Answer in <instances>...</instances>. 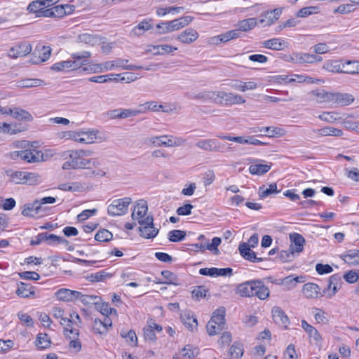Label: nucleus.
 <instances>
[{"mask_svg": "<svg viewBox=\"0 0 359 359\" xmlns=\"http://www.w3.org/2000/svg\"><path fill=\"white\" fill-rule=\"evenodd\" d=\"M69 156L74 163V166L78 169H90L93 167H97L100 165L96 158L86 159L85 156H88L92 154L89 150H71L69 151Z\"/></svg>", "mask_w": 359, "mask_h": 359, "instance_id": "1", "label": "nucleus"}, {"mask_svg": "<svg viewBox=\"0 0 359 359\" xmlns=\"http://www.w3.org/2000/svg\"><path fill=\"white\" fill-rule=\"evenodd\" d=\"M196 146L208 152L225 153L231 151V144L222 143L217 139H201L196 142Z\"/></svg>", "mask_w": 359, "mask_h": 359, "instance_id": "2", "label": "nucleus"}, {"mask_svg": "<svg viewBox=\"0 0 359 359\" xmlns=\"http://www.w3.org/2000/svg\"><path fill=\"white\" fill-rule=\"evenodd\" d=\"M131 202L132 199L130 197L115 199L109 204L107 212L112 217L123 215L128 212V205Z\"/></svg>", "mask_w": 359, "mask_h": 359, "instance_id": "3", "label": "nucleus"}, {"mask_svg": "<svg viewBox=\"0 0 359 359\" xmlns=\"http://www.w3.org/2000/svg\"><path fill=\"white\" fill-rule=\"evenodd\" d=\"M154 219L151 216H147L144 220H139L141 226L139 228L140 235L145 238H153L156 236L158 229L154 226Z\"/></svg>", "mask_w": 359, "mask_h": 359, "instance_id": "4", "label": "nucleus"}, {"mask_svg": "<svg viewBox=\"0 0 359 359\" xmlns=\"http://www.w3.org/2000/svg\"><path fill=\"white\" fill-rule=\"evenodd\" d=\"M32 48L31 44L25 41H20L13 46L8 52V57L16 59L20 57L27 56L32 52Z\"/></svg>", "mask_w": 359, "mask_h": 359, "instance_id": "5", "label": "nucleus"}, {"mask_svg": "<svg viewBox=\"0 0 359 359\" xmlns=\"http://www.w3.org/2000/svg\"><path fill=\"white\" fill-rule=\"evenodd\" d=\"M128 62V60L118 58L116 60L112 61H107L103 63V67L104 72L108 70H112L115 68H122L123 69L126 70H137L139 69L143 68L141 66L134 65H127L126 64Z\"/></svg>", "mask_w": 359, "mask_h": 359, "instance_id": "6", "label": "nucleus"}, {"mask_svg": "<svg viewBox=\"0 0 359 359\" xmlns=\"http://www.w3.org/2000/svg\"><path fill=\"white\" fill-rule=\"evenodd\" d=\"M36 151L35 149L14 151L11 153V157L13 159L20 158L27 163H37L39 157L36 155Z\"/></svg>", "mask_w": 359, "mask_h": 359, "instance_id": "7", "label": "nucleus"}, {"mask_svg": "<svg viewBox=\"0 0 359 359\" xmlns=\"http://www.w3.org/2000/svg\"><path fill=\"white\" fill-rule=\"evenodd\" d=\"M199 273L203 276H208L210 277L218 276H231L233 274L231 268H202L199 270Z\"/></svg>", "mask_w": 359, "mask_h": 359, "instance_id": "8", "label": "nucleus"}, {"mask_svg": "<svg viewBox=\"0 0 359 359\" xmlns=\"http://www.w3.org/2000/svg\"><path fill=\"white\" fill-rule=\"evenodd\" d=\"M238 250L241 255L245 259L251 262H260L267 259L265 257H257L256 253L253 250H252L251 248H248V245H245V243H240L238 246Z\"/></svg>", "mask_w": 359, "mask_h": 359, "instance_id": "9", "label": "nucleus"}, {"mask_svg": "<svg viewBox=\"0 0 359 359\" xmlns=\"http://www.w3.org/2000/svg\"><path fill=\"white\" fill-rule=\"evenodd\" d=\"M256 285V280H251L238 285L236 292L243 297H253V291Z\"/></svg>", "mask_w": 359, "mask_h": 359, "instance_id": "10", "label": "nucleus"}, {"mask_svg": "<svg viewBox=\"0 0 359 359\" xmlns=\"http://www.w3.org/2000/svg\"><path fill=\"white\" fill-rule=\"evenodd\" d=\"M79 291L72 290L67 288H61L55 292V295L60 301L74 302L78 299Z\"/></svg>", "mask_w": 359, "mask_h": 359, "instance_id": "11", "label": "nucleus"}, {"mask_svg": "<svg viewBox=\"0 0 359 359\" xmlns=\"http://www.w3.org/2000/svg\"><path fill=\"white\" fill-rule=\"evenodd\" d=\"M56 1L55 0H36L32 1L27 6V11L30 13H35L38 17L43 7H48Z\"/></svg>", "mask_w": 359, "mask_h": 359, "instance_id": "12", "label": "nucleus"}, {"mask_svg": "<svg viewBox=\"0 0 359 359\" xmlns=\"http://www.w3.org/2000/svg\"><path fill=\"white\" fill-rule=\"evenodd\" d=\"M220 95V99L222 100V104L233 105L238 104H243L245 102V100L241 95L238 94L222 91Z\"/></svg>", "mask_w": 359, "mask_h": 359, "instance_id": "13", "label": "nucleus"}, {"mask_svg": "<svg viewBox=\"0 0 359 359\" xmlns=\"http://www.w3.org/2000/svg\"><path fill=\"white\" fill-rule=\"evenodd\" d=\"M291 244L290 248L294 253H299L304 250V245L305 244V238L298 233H292L290 235Z\"/></svg>", "mask_w": 359, "mask_h": 359, "instance_id": "14", "label": "nucleus"}, {"mask_svg": "<svg viewBox=\"0 0 359 359\" xmlns=\"http://www.w3.org/2000/svg\"><path fill=\"white\" fill-rule=\"evenodd\" d=\"M271 313L273 320L276 324L282 325L285 328L287 327L289 319L282 309L278 306H274L271 309Z\"/></svg>", "mask_w": 359, "mask_h": 359, "instance_id": "15", "label": "nucleus"}, {"mask_svg": "<svg viewBox=\"0 0 359 359\" xmlns=\"http://www.w3.org/2000/svg\"><path fill=\"white\" fill-rule=\"evenodd\" d=\"M148 210L147 203L144 200H140L137 202L134 210L132 213V218L137 220H144L145 216Z\"/></svg>", "mask_w": 359, "mask_h": 359, "instance_id": "16", "label": "nucleus"}, {"mask_svg": "<svg viewBox=\"0 0 359 359\" xmlns=\"http://www.w3.org/2000/svg\"><path fill=\"white\" fill-rule=\"evenodd\" d=\"M354 101L351 94L346 93H333L332 102L341 106H347Z\"/></svg>", "mask_w": 359, "mask_h": 359, "instance_id": "17", "label": "nucleus"}, {"mask_svg": "<svg viewBox=\"0 0 359 359\" xmlns=\"http://www.w3.org/2000/svg\"><path fill=\"white\" fill-rule=\"evenodd\" d=\"M341 283V276L339 273L331 276L327 287L328 297H332L339 290Z\"/></svg>", "mask_w": 359, "mask_h": 359, "instance_id": "18", "label": "nucleus"}, {"mask_svg": "<svg viewBox=\"0 0 359 359\" xmlns=\"http://www.w3.org/2000/svg\"><path fill=\"white\" fill-rule=\"evenodd\" d=\"M198 33L193 28H188L177 36V39L183 43H191L198 38Z\"/></svg>", "mask_w": 359, "mask_h": 359, "instance_id": "19", "label": "nucleus"}, {"mask_svg": "<svg viewBox=\"0 0 359 359\" xmlns=\"http://www.w3.org/2000/svg\"><path fill=\"white\" fill-rule=\"evenodd\" d=\"M11 116L18 121L26 122L32 121L34 119L32 115L28 111L17 107H12Z\"/></svg>", "mask_w": 359, "mask_h": 359, "instance_id": "20", "label": "nucleus"}, {"mask_svg": "<svg viewBox=\"0 0 359 359\" xmlns=\"http://www.w3.org/2000/svg\"><path fill=\"white\" fill-rule=\"evenodd\" d=\"M270 294V290L262 280H256V285L253 291V296H256L261 300L266 299Z\"/></svg>", "mask_w": 359, "mask_h": 359, "instance_id": "21", "label": "nucleus"}, {"mask_svg": "<svg viewBox=\"0 0 359 359\" xmlns=\"http://www.w3.org/2000/svg\"><path fill=\"white\" fill-rule=\"evenodd\" d=\"M262 47L274 50H283L284 48L287 46V43L279 38H273L269 40L264 41L262 43Z\"/></svg>", "mask_w": 359, "mask_h": 359, "instance_id": "22", "label": "nucleus"}, {"mask_svg": "<svg viewBox=\"0 0 359 359\" xmlns=\"http://www.w3.org/2000/svg\"><path fill=\"white\" fill-rule=\"evenodd\" d=\"M15 293L20 297L28 298L31 296H34L35 291L34 287L30 284L20 282L18 284V289Z\"/></svg>", "mask_w": 359, "mask_h": 359, "instance_id": "23", "label": "nucleus"}, {"mask_svg": "<svg viewBox=\"0 0 359 359\" xmlns=\"http://www.w3.org/2000/svg\"><path fill=\"white\" fill-rule=\"evenodd\" d=\"M225 309L224 307L217 309L210 318L211 322L218 325L219 330H224L225 325Z\"/></svg>", "mask_w": 359, "mask_h": 359, "instance_id": "24", "label": "nucleus"}, {"mask_svg": "<svg viewBox=\"0 0 359 359\" xmlns=\"http://www.w3.org/2000/svg\"><path fill=\"white\" fill-rule=\"evenodd\" d=\"M341 258L348 264L359 265V250H348L341 255Z\"/></svg>", "mask_w": 359, "mask_h": 359, "instance_id": "25", "label": "nucleus"}, {"mask_svg": "<svg viewBox=\"0 0 359 359\" xmlns=\"http://www.w3.org/2000/svg\"><path fill=\"white\" fill-rule=\"evenodd\" d=\"M342 74H359V61L358 60H346L342 61Z\"/></svg>", "mask_w": 359, "mask_h": 359, "instance_id": "26", "label": "nucleus"}, {"mask_svg": "<svg viewBox=\"0 0 359 359\" xmlns=\"http://www.w3.org/2000/svg\"><path fill=\"white\" fill-rule=\"evenodd\" d=\"M43 208L40 206V203L36 201V200L32 203L25 204L24 206V210L22 212V214L24 216L27 217H34L36 215L41 213Z\"/></svg>", "mask_w": 359, "mask_h": 359, "instance_id": "27", "label": "nucleus"}, {"mask_svg": "<svg viewBox=\"0 0 359 359\" xmlns=\"http://www.w3.org/2000/svg\"><path fill=\"white\" fill-rule=\"evenodd\" d=\"M303 293L307 298H318L320 294L319 286L313 283H307L303 286Z\"/></svg>", "mask_w": 359, "mask_h": 359, "instance_id": "28", "label": "nucleus"}, {"mask_svg": "<svg viewBox=\"0 0 359 359\" xmlns=\"http://www.w3.org/2000/svg\"><path fill=\"white\" fill-rule=\"evenodd\" d=\"M156 33L159 34L169 33L179 30L175 20L161 22L156 25Z\"/></svg>", "mask_w": 359, "mask_h": 359, "instance_id": "29", "label": "nucleus"}, {"mask_svg": "<svg viewBox=\"0 0 359 359\" xmlns=\"http://www.w3.org/2000/svg\"><path fill=\"white\" fill-rule=\"evenodd\" d=\"M181 320L184 326L191 331H194L197 329L198 321L194 315L190 313H184L181 316Z\"/></svg>", "mask_w": 359, "mask_h": 359, "instance_id": "30", "label": "nucleus"}, {"mask_svg": "<svg viewBox=\"0 0 359 359\" xmlns=\"http://www.w3.org/2000/svg\"><path fill=\"white\" fill-rule=\"evenodd\" d=\"M282 13V8H275L266 13L264 19L260 20V23H264V25H270L277 20Z\"/></svg>", "mask_w": 359, "mask_h": 359, "instance_id": "31", "label": "nucleus"}, {"mask_svg": "<svg viewBox=\"0 0 359 359\" xmlns=\"http://www.w3.org/2000/svg\"><path fill=\"white\" fill-rule=\"evenodd\" d=\"M152 28L151 20L144 19L137 25L135 26L133 29V32L136 36H141L145 32Z\"/></svg>", "mask_w": 359, "mask_h": 359, "instance_id": "32", "label": "nucleus"}, {"mask_svg": "<svg viewBox=\"0 0 359 359\" xmlns=\"http://www.w3.org/2000/svg\"><path fill=\"white\" fill-rule=\"evenodd\" d=\"M301 326L308 334L309 337L313 338L316 341H320L322 339L318 331L314 327L309 324L305 320H302Z\"/></svg>", "mask_w": 359, "mask_h": 359, "instance_id": "33", "label": "nucleus"}, {"mask_svg": "<svg viewBox=\"0 0 359 359\" xmlns=\"http://www.w3.org/2000/svg\"><path fill=\"white\" fill-rule=\"evenodd\" d=\"M342 60H327L323 65V69L332 73H341Z\"/></svg>", "mask_w": 359, "mask_h": 359, "instance_id": "34", "label": "nucleus"}, {"mask_svg": "<svg viewBox=\"0 0 359 359\" xmlns=\"http://www.w3.org/2000/svg\"><path fill=\"white\" fill-rule=\"evenodd\" d=\"M35 344L38 349L43 350L50 346L51 341L47 334L39 333L36 336Z\"/></svg>", "mask_w": 359, "mask_h": 359, "instance_id": "35", "label": "nucleus"}, {"mask_svg": "<svg viewBox=\"0 0 359 359\" xmlns=\"http://www.w3.org/2000/svg\"><path fill=\"white\" fill-rule=\"evenodd\" d=\"M94 304L95 306V309L99 311L102 315L104 316H109V315H117V311L115 309L111 308L109 306L108 303L106 302H101V301H97L96 302H94Z\"/></svg>", "mask_w": 359, "mask_h": 359, "instance_id": "36", "label": "nucleus"}, {"mask_svg": "<svg viewBox=\"0 0 359 359\" xmlns=\"http://www.w3.org/2000/svg\"><path fill=\"white\" fill-rule=\"evenodd\" d=\"M280 191L277 189V185L276 183H271L269 187L265 185H262L259 188L258 194L260 198H264L272 194H278Z\"/></svg>", "mask_w": 359, "mask_h": 359, "instance_id": "37", "label": "nucleus"}, {"mask_svg": "<svg viewBox=\"0 0 359 359\" xmlns=\"http://www.w3.org/2000/svg\"><path fill=\"white\" fill-rule=\"evenodd\" d=\"M39 53V59L37 61H34V63H38L39 62H45L46 61L51 54V48L50 46H37L34 50V54H36V52Z\"/></svg>", "mask_w": 359, "mask_h": 359, "instance_id": "38", "label": "nucleus"}, {"mask_svg": "<svg viewBox=\"0 0 359 359\" xmlns=\"http://www.w3.org/2000/svg\"><path fill=\"white\" fill-rule=\"evenodd\" d=\"M257 25L256 18H248L238 22V29L241 32H247L253 29Z\"/></svg>", "mask_w": 359, "mask_h": 359, "instance_id": "39", "label": "nucleus"}, {"mask_svg": "<svg viewBox=\"0 0 359 359\" xmlns=\"http://www.w3.org/2000/svg\"><path fill=\"white\" fill-rule=\"evenodd\" d=\"M271 168V164H254L249 168L252 175H262L266 173Z\"/></svg>", "mask_w": 359, "mask_h": 359, "instance_id": "40", "label": "nucleus"}, {"mask_svg": "<svg viewBox=\"0 0 359 359\" xmlns=\"http://www.w3.org/2000/svg\"><path fill=\"white\" fill-rule=\"evenodd\" d=\"M150 142L157 147H171L170 144L172 142V136L162 135L158 137H154L150 139Z\"/></svg>", "mask_w": 359, "mask_h": 359, "instance_id": "41", "label": "nucleus"}, {"mask_svg": "<svg viewBox=\"0 0 359 359\" xmlns=\"http://www.w3.org/2000/svg\"><path fill=\"white\" fill-rule=\"evenodd\" d=\"M6 175L10 181L15 184H24L25 171L6 170Z\"/></svg>", "mask_w": 359, "mask_h": 359, "instance_id": "42", "label": "nucleus"}, {"mask_svg": "<svg viewBox=\"0 0 359 359\" xmlns=\"http://www.w3.org/2000/svg\"><path fill=\"white\" fill-rule=\"evenodd\" d=\"M316 58V55H311L309 53H297L294 57H292V60L296 62L302 64V63H313L315 62Z\"/></svg>", "mask_w": 359, "mask_h": 359, "instance_id": "43", "label": "nucleus"}, {"mask_svg": "<svg viewBox=\"0 0 359 359\" xmlns=\"http://www.w3.org/2000/svg\"><path fill=\"white\" fill-rule=\"evenodd\" d=\"M311 94H313L314 96L319 98V100H318L319 102H332V97H333L332 92H327V91H325V90H312Z\"/></svg>", "mask_w": 359, "mask_h": 359, "instance_id": "44", "label": "nucleus"}, {"mask_svg": "<svg viewBox=\"0 0 359 359\" xmlns=\"http://www.w3.org/2000/svg\"><path fill=\"white\" fill-rule=\"evenodd\" d=\"M229 354L231 359H240L243 354V348L242 344L235 342L229 348Z\"/></svg>", "mask_w": 359, "mask_h": 359, "instance_id": "45", "label": "nucleus"}, {"mask_svg": "<svg viewBox=\"0 0 359 359\" xmlns=\"http://www.w3.org/2000/svg\"><path fill=\"white\" fill-rule=\"evenodd\" d=\"M186 237V231L182 230H172L168 233V238L170 242L177 243L183 241Z\"/></svg>", "mask_w": 359, "mask_h": 359, "instance_id": "46", "label": "nucleus"}, {"mask_svg": "<svg viewBox=\"0 0 359 359\" xmlns=\"http://www.w3.org/2000/svg\"><path fill=\"white\" fill-rule=\"evenodd\" d=\"M139 109L141 111V113H144L147 110H151L153 111H157L160 110L164 111L163 105H158L157 103L154 101L147 102L144 104H140L139 106Z\"/></svg>", "mask_w": 359, "mask_h": 359, "instance_id": "47", "label": "nucleus"}, {"mask_svg": "<svg viewBox=\"0 0 359 359\" xmlns=\"http://www.w3.org/2000/svg\"><path fill=\"white\" fill-rule=\"evenodd\" d=\"M113 238V234L107 229L99 230L95 236V240L98 242H108Z\"/></svg>", "mask_w": 359, "mask_h": 359, "instance_id": "48", "label": "nucleus"}, {"mask_svg": "<svg viewBox=\"0 0 359 359\" xmlns=\"http://www.w3.org/2000/svg\"><path fill=\"white\" fill-rule=\"evenodd\" d=\"M112 275L108 273L106 270H102L95 273H91L88 279L91 282H100L104 280L106 278H110Z\"/></svg>", "mask_w": 359, "mask_h": 359, "instance_id": "49", "label": "nucleus"}, {"mask_svg": "<svg viewBox=\"0 0 359 359\" xmlns=\"http://www.w3.org/2000/svg\"><path fill=\"white\" fill-rule=\"evenodd\" d=\"M184 11V7L179 6H170V7H166V8H158L156 10V14L158 16H164L168 13H179L181 11Z\"/></svg>", "mask_w": 359, "mask_h": 359, "instance_id": "50", "label": "nucleus"}, {"mask_svg": "<svg viewBox=\"0 0 359 359\" xmlns=\"http://www.w3.org/2000/svg\"><path fill=\"white\" fill-rule=\"evenodd\" d=\"M43 81L40 79H23L18 81V86L21 88H31L34 86H39Z\"/></svg>", "mask_w": 359, "mask_h": 359, "instance_id": "51", "label": "nucleus"}, {"mask_svg": "<svg viewBox=\"0 0 359 359\" xmlns=\"http://www.w3.org/2000/svg\"><path fill=\"white\" fill-rule=\"evenodd\" d=\"M318 12V8L317 6H309L304 7L299 10L296 14L297 17L306 18Z\"/></svg>", "mask_w": 359, "mask_h": 359, "instance_id": "52", "label": "nucleus"}, {"mask_svg": "<svg viewBox=\"0 0 359 359\" xmlns=\"http://www.w3.org/2000/svg\"><path fill=\"white\" fill-rule=\"evenodd\" d=\"M222 91H205L206 101H211L216 104H222V100L220 99Z\"/></svg>", "mask_w": 359, "mask_h": 359, "instance_id": "53", "label": "nucleus"}, {"mask_svg": "<svg viewBox=\"0 0 359 359\" xmlns=\"http://www.w3.org/2000/svg\"><path fill=\"white\" fill-rule=\"evenodd\" d=\"M78 299H79L84 305H89L91 304H94V302H96V299L101 301V298L98 296L95 295H87L83 294L81 292H79Z\"/></svg>", "mask_w": 359, "mask_h": 359, "instance_id": "54", "label": "nucleus"}, {"mask_svg": "<svg viewBox=\"0 0 359 359\" xmlns=\"http://www.w3.org/2000/svg\"><path fill=\"white\" fill-rule=\"evenodd\" d=\"M55 154L56 152L53 149H46L43 152L40 150L36 151V155L39 157L38 162L46 161Z\"/></svg>", "mask_w": 359, "mask_h": 359, "instance_id": "55", "label": "nucleus"}, {"mask_svg": "<svg viewBox=\"0 0 359 359\" xmlns=\"http://www.w3.org/2000/svg\"><path fill=\"white\" fill-rule=\"evenodd\" d=\"M217 137L221 140L236 142L240 144H248V137L245 138L242 136L233 137L227 135H217Z\"/></svg>", "mask_w": 359, "mask_h": 359, "instance_id": "56", "label": "nucleus"}, {"mask_svg": "<svg viewBox=\"0 0 359 359\" xmlns=\"http://www.w3.org/2000/svg\"><path fill=\"white\" fill-rule=\"evenodd\" d=\"M182 356L187 359H191L198 353L197 348H193L191 345H186L182 349Z\"/></svg>", "mask_w": 359, "mask_h": 359, "instance_id": "57", "label": "nucleus"}, {"mask_svg": "<svg viewBox=\"0 0 359 359\" xmlns=\"http://www.w3.org/2000/svg\"><path fill=\"white\" fill-rule=\"evenodd\" d=\"M40 176L34 172L25 171L24 184L32 185L39 181Z\"/></svg>", "mask_w": 359, "mask_h": 359, "instance_id": "58", "label": "nucleus"}, {"mask_svg": "<svg viewBox=\"0 0 359 359\" xmlns=\"http://www.w3.org/2000/svg\"><path fill=\"white\" fill-rule=\"evenodd\" d=\"M82 135L84 137H80V135H78V138H76V141L80 142V143H84V144H90L94 142V139L96 138V135L90 132L88 133H83Z\"/></svg>", "mask_w": 359, "mask_h": 359, "instance_id": "59", "label": "nucleus"}, {"mask_svg": "<svg viewBox=\"0 0 359 359\" xmlns=\"http://www.w3.org/2000/svg\"><path fill=\"white\" fill-rule=\"evenodd\" d=\"M70 60H68L53 64L51 67V69L55 72H61L70 69Z\"/></svg>", "mask_w": 359, "mask_h": 359, "instance_id": "60", "label": "nucleus"}, {"mask_svg": "<svg viewBox=\"0 0 359 359\" xmlns=\"http://www.w3.org/2000/svg\"><path fill=\"white\" fill-rule=\"evenodd\" d=\"M162 276L167 280V283L177 285V276L172 272L168 270H163L161 271Z\"/></svg>", "mask_w": 359, "mask_h": 359, "instance_id": "61", "label": "nucleus"}, {"mask_svg": "<svg viewBox=\"0 0 359 359\" xmlns=\"http://www.w3.org/2000/svg\"><path fill=\"white\" fill-rule=\"evenodd\" d=\"M83 72L88 73H100L104 72L103 64H92L82 68Z\"/></svg>", "mask_w": 359, "mask_h": 359, "instance_id": "62", "label": "nucleus"}, {"mask_svg": "<svg viewBox=\"0 0 359 359\" xmlns=\"http://www.w3.org/2000/svg\"><path fill=\"white\" fill-rule=\"evenodd\" d=\"M294 257V252L289 248L287 250H282L279 253V259L283 262L292 261Z\"/></svg>", "mask_w": 359, "mask_h": 359, "instance_id": "63", "label": "nucleus"}, {"mask_svg": "<svg viewBox=\"0 0 359 359\" xmlns=\"http://www.w3.org/2000/svg\"><path fill=\"white\" fill-rule=\"evenodd\" d=\"M344 278L348 283H355L359 279V274L356 271L351 270L344 275Z\"/></svg>", "mask_w": 359, "mask_h": 359, "instance_id": "64", "label": "nucleus"}]
</instances>
